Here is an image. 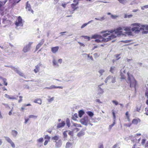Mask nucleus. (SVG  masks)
<instances>
[{"label":"nucleus","mask_w":148,"mask_h":148,"mask_svg":"<svg viewBox=\"0 0 148 148\" xmlns=\"http://www.w3.org/2000/svg\"><path fill=\"white\" fill-rule=\"evenodd\" d=\"M2 104L3 105H4L5 106V107L6 108H7L8 107L9 108H10V107L9 106H8V104H5V103H2Z\"/></svg>","instance_id":"nucleus-62"},{"label":"nucleus","mask_w":148,"mask_h":148,"mask_svg":"<svg viewBox=\"0 0 148 148\" xmlns=\"http://www.w3.org/2000/svg\"><path fill=\"white\" fill-rule=\"evenodd\" d=\"M82 37L84 38L85 39H88V40H90V38L89 36H82Z\"/></svg>","instance_id":"nucleus-45"},{"label":"nucleus","mask_w":148,"mask_h":148,"mask_svg":"<svg viewBox=\"0 0 148 148\" xmlns=\"http://www.w3.org/2000/svg\"><path fill=\"white\" fill-rule=\"evenodd\" d=\"M15 24L18 27L22 26H23V23L22 22V19L21 16L18 17L17 21L15 22Z\"/></svg>","instance_id":"nucleus-7"},{"label":"nucleus","mask_w":148,"mask_h":148,"mask_svg":"<svg viewBox=\"0 0 148 148\" xmlns=\"http://www.w3.org/2000/svg\"><path fill=\"white\" fill-rule=\"evenodd\" d=\"M84 113L85 112L83 110H80L78 112L79 116V117L81 118Z\"/></svg>","instance_id":"nucleus-22"},{"label":"nucleus","mask_w":148,"mask_h":148,"mask_svg":"<svg viewBox=\"0 0 148 148\" xmlns=\"http://www.w3.org/2000/svg\"><path fill=\"white\" fill-rule=\"evenodd\" d=\"M110 81H111L112 83H114L116 82V79L115 77L110 75L108 76L105 80V82L107 83V82H109Z\"/></svg>","instance_id":"nucleus-6"},{"label":"nucleus","mask_w":148,"mask_h":148,"mask_svg":"<svg viewBox=\"0 0 148 148\" xmlns=\"http://www.w3.org/2000/svg\"><path fill=\"white\" fill-rule=\"evenodd\" d=\"M59 1V0H54V4H56Z\"/></svg>","instance_id":"nucleus-64"},{"label":"nucleus","mask_w":148,"mask_h":148,"mask_svg":"<svg viewBox=\"0 0 148 148\" xmlns=\"http://www.w3.org/2000/svg\"><path fill=\"white\" fill-rule=\"evenodd\" d=\"M73 125L75 127H81V125L80 124H78L77 123H74L73 124Z\"/></svg>","instance_id":"nucleus-41"},{"label":"nucleus","mask_w":148,"mask_h":148,"mask_svg":"<svg viewBox=\"0 0 148 148\" xmlns=\"http://www.w3.org/2000/svg\"><path fill=\"white\" fill-rule=\"evenodd\" d=\"M138 121H139V122H140V119H134L132 121V123L136 125L138 123Z\"/></svg>","instance_id":"nucleus-21"},{"label":"nucleus","mask_w":148,"mask_h":148,"mask_svg":"<svg viewBox=\"0 0 148 148\" xmlns=\"http://www.w3.org/2000/svg\"><path fill=\"white\" fill-rule=\"evenodd\" d=\"M73 131H70L69 132L68 134L69 135L73 136Z\"/></svg>","instance_id":"nucleus-47"},{"label":"nucleus","mask_w":148,"mask_h":148,"mask_svg":"<svg viewBox=\"0 0 148 148\" xmlns=\"http://www.w3.org/2000/svg\"><path fill=\"white\" fill-rule=\"evenodd\" d=\"M38 117L37 116H35L34 115H30L29 116V118H33L34 119H36Z\"/></svg>","instance_id":"nucleus-34"},{"label":"nucleus","mask_w":148,"mask_h":148,"mask_svg":"<svg viewBox=\"0 0 148 148\" xmlns=\"http://www.w3.org/2000/svg\"><path fill=\"white\" fill-rule=\"evenodd\" d=\"M116 68L114 66H112L110 67V71L112 73H114L115 71Z\"/></svg>","instance_id":"nucleus-23"},{"label":"nucleus","mask_w":148,"mask_h":148,"mask_svg":"<svg viewBox=\"0 0 148 148\" xmlns=\"http://www.w3.org/2000/svg\"><path fill=\"white\" fill-rule=\"evenodd\" d=\"M7 79L5 78L3 79V81L4 85L7 86L8 84V83L6 82Z\"/></svg>","instance_id":"nucleus-37"},{"label":"nucleus","mask_w":148,"mask_h":148,"mask_svg":"<svg viewBox=\"0 0 148 148\" xmlns=\"http://www.w3.org/2000/svg\"><path fill=\"white\" fill-rule=\"evenodd\" d=\"M73 1L74 3H76L74 4H75L78 5V0H74Z\"/></svg>","instance_id":"nucleus-58"},{"label":"nucleus","mask_w":148,"mask_h":148,"mask_svg":"<svg viewBox=\"0 0 148 148\" xmlns=\"http://www.w3.org/2000/svg\"><path fill=\"white\" fill-rule=\"evenodd\" d=\"M116 36L114 34L108 36V38H103V37L101 36V37L99 38L96 39L95 40V42L97 43L106 42L109 41L110 40L114 38Z\"/></svg>","instance_id":"nucleus-2"},{"label":"nucleus","mask_w":148,"mask_h":148,"mask_svg":"<svg viewBox=\"0 0 148 148\" xmlns=\"http://www.w3.org/2000/svg\"><path fill=\"white\" fill-rule=\"evenodd\" d=\"M21 0H19L18 1L14 0L13 1V2L12 4V6H14L15 5L16 3H18Z\"/></svg>","instance_id":"nucleus-33"},{"label":"nucleus","mask_w":148,"mask_h":148,"mask_svg":"<svg viewBox=\"0 0 148 148\" xmlns=\"http://www.w3.org/2000/svg\"><path fill=\"white\" fill-rule=\"evenodd\" d=\"M66 124L69 127L70 126V123L69 119L67 118L66 120Z\"/></svg>","instance_id":"nucleus-31"},{"label":"nucleus","mask_w":148,"mask_h":148,"mask_svg":"<svg viewBox=\"0 0 148 148\" xmlns=\"http://www.w3.org/2000/svg\"><path fill=\"white\" fill-rule=\"evenodd\" d=\"M56 143L55 144V147L56 148H60L62 145V141L60 139L58 141H55Z\"/></svg>","instance_id":"nucleus-10"},{"label":"nucleus","mask_w":148,"mask_h":148,"mask_svg":"<svg viewBox=\"0 0 148 148\" xmlns=\"http://www.w3.org/2000/svg\"><path fill=\"white\" fill-rule=\"evenodd\" d=\"M115 124V120H114V122H113V123L111 125H110L109 126V127L108 128V130L109 131H110L111 130V129L112 127L114 126V125Z\"/></svg>","instance_id":"nucleus-29"},{"label":"nucleus","mask_w":148,"mask_h":148,"mask_svg":"<svg viewBox=\"0 0 148 148\" xmlns=\"http://www.w3.org/2000/svg\"><path fill=\"white\" fill-rule=\"evenodd\" d=\"M105 72V70L103 69H101L99 70L98 72L100 74V76H101L103 75V73Z\"/></svg>","instance_id":"nucleus-28"},{"label":"nucleus","mask_w":148,"mask_h":148,"mask_svg":"<svg viewBox=\"0 0 148 148\" xmlns=\"http://www.w3.org/2000/svg\"><path fill=\"white\" fill-rule=\"evenodd\" d=\"M125 66H124L122 69L120 71L121 79H126L125 75L127 76V78L126 80L127 82L130 84V87L131 88L134 87L135 90L136 89V81L133 75L128 72L127 74L125 72Z\"/></svg>","instance_id":"nucleus-1"},{"label":"nucleus","mask_w":148,"mask_h":148,"mask_svg":"<svg viewBox=\"0 0 148 148\" xmlns=\"http://www.w3.org/2000/svg\"><path fill=\"white\" fill-rule=\"evenodd\" d=\"M59 48V47L58 46L53 47L51 48V51L53 53H55L58 51Z\"/></svg>","instance_id":"nucleus-14"},{"label":"nucleus","mask_w":148,"mask_h":148,"mask_svg":"<svg viewBox=\"0 0 148 148\" xmlns=\"http://www.w3.org/2000/svg\"><path fill=\"white\" fill-rule=\"evenodd\" d=\"M77 5L75 4L74 3H72L71 4V6L73 9L72 10L73 12H71V14H73V12L78 8V7L76 6Z\"/></svg>","instance_id":"nucleus-15"},{"label":"nucleus","mask_w":148,"mask_h":148,"mask_svg":"<svg viewBox=\"0 0 148 148\" xmlns=\"http://www.w3.org/2000/svg\"><path fill=\"white\" fill-rule=\"evenodd\" d=\"M45 139H47L49 140L50 139V137L49 136L47 135H45Z\"/></svg>","instance_id":"nucleus-55"},{"label":"nucleus","mask_w":148,"mask_h":148,"mask_svg":"<svg viewBox=\"0 0 148 148\" xmlns=\"http://www.w3.org/2000/svg\"><path fill=\"white\" fill-rule=\"evenodd\" d=\"M53 65L54 66L58 65L57 63L56 62V60L55 59H53Z\"/></svg>","instance_id":"nucleus-42"},{"label":"nucleus","mask_w":148,"mask_h":148,"mask_svg":"<svg viewBox=\"0 0 148 148\" xmlns=\"http://www.w3.org/2000/svg\"><path fill=\"white\" fill-rule=\"evenodd\" d=\"M18 133L15 130H12L11 132V134L14 138H15L17 135Z\"/></svg>","instance_id":"nucleus-17"},{"label":"nucleus","mask_w":148,"mask_h":148,"mask_svg":"<svg viewBox=\"0 0 148 148\" xmlns=\"http://www.w3.org/2000/svg\"><path fill=\"white\" fill-rule=\"evenodd\" d=\"M5 97L7 98L10 99V96L9 95H8L7 94H5Z\"/></svg>","instance_id":"nucleus-57"},{"label":"nucleus","mask_w":148,"mask_h":148,"mask_svg":"<svg viewBox=\"0 0 148 148\" xmlns=\"http://www.w3.org/2000/svg\"><path fill=\"white\" fill-rule=\"evenodd\" d=\"M124 30L126 31L125 34H127L128 36H131L132 35V33L131 31V27H124Z\"/></svg>","instance_id":"nucleus-9"},{"label":"nucleus","mask_w":148,"mask_h":148,"mask_svg":"<svg viewBox=\"0 0 148 148\" xmlns=\"http://www.w3.org/2000/svg\"><path fill=\"white\" fill-rule=\"evenodd\" d=\"M29 119L28 118H25V124H27V121L29 120Z\"/></svg>","instance_id":"nucleus-60"},{"label":"nucleus","mask_w":148,"mask_h":148,"mask_svg":"<svg viewBox=\"0 0 148 148\" xmlns=\"http://www.w3.org/2000/svg\"><path fill=\"white\" fill-rule=\"evenodd\" d=\"M131 41V40H123V41H122V42L124 43H127L130 42Z\"/></svg>","instance_id":"nucleus-46"},{"label":"nucleus","mask_w":148,"mask_h":148,"mask_svg":"<svg viewBox=\"0 0 148 148\" xmlns=\"http://www.w3.org/2000/svg\"><path fill=\"white\" fill-rule=\"evenodd\" d=\"M118 17V16L117 15H114L113 14H111V17L113 19H116V18Z\"/></svg>","instance_id":"nucleus-40"},{"label":"nucleus","mask_w":148,"mask_h":148,"mask_svg":"<svg viewBox=\"0 0 148 148\" xmlns=\"http://www.w3.org/2000/svg\"><path fill=\"white\" fill-rule=\"evenodd\" d=\"M87 25L86 23H84L83 25H82L81 27V29H82V28H84L85 27H86Z\"/></svg>","instance_id":"nucleus-54"},{"label":"nucleus","mask_w":148,"mask_h":148,"mask_svg":"<svg viewBox=\"0 0 148 148\" xmlns=\"http://www.w3.org/2000/svg\"><path fill=\"white\" fill-rule=\"evenodd\" d=\"M44 42V40L42 39L41 40L40 42L36 46V51H37L40 47L43 45Z\"/></svg>","instance_id":"nucleus-12"},{"label":"nucleus","mask_w":148,"mask_h":148,"mask_svg":"<svg viewBox=\"0 0 148 148\" xmlns=\"http://www.w3.org/2000/svg\"><path fill=\"white\" fill-rule=\"evenodd\" d=\"M112 102L116 106L118 105V103L115 100H113Z\"/></svg>","instance_id":"nucleus-51"},{"label":"nucleus","mask_w":148,"mask_h":148,"mask_svg":"<svg viewBox=\"0 0 148 148\" xmlns=\"http://www.w3.org/2000/svg\"><path fill=\"white\" fill-rule=\"evenodd\" d=\"M51 139L53 140H55V141H57V140H58L60 139V138L58 135H56L52 137L51 138Z\"/></svg>","instance_id":"nucleus-20"},{"label":"nucleus","mask_w":148,"mask_h":148,"mask_svg":"<svg viewBox=\"0 0 148 148\" xmlns=\"http://www.w3.org/2000/svg\"><path fill=\"white\" fill-rule=\"evenodd\" d=\"M86 113L90 117H92L94 115V114L91 111H87L86 112Z\"/></svg>","instance_id":"nucleus-27"},{"label":"nucleus","mask_w":148,"mask_h":148,"mask_svg":"<svg viewBox=\"0 0 148 148\" xmlns=\"http://www.w3.org/2000/svg\"><path fill=\"white\" fill-rule=\"evenodd\" d=\"M54 97H52L50 99H49L48 100V101L49 102H51V101L53 100H54Z\"/></svg>","instance_id":"nucleus-59"},{"label":"nucleus","mask_w":148,"mask_h":148,"mask_svg":"<svg viewBox=\"0 0 148 148\" xmlns=\"http://www.w3.org/2000/svg\"><path fill=\"white\" fill-rule=\"evenodd\" d=\"M49 87L50 89H52L56 88V86L54 85H51Z\"/></svg>","instance_id":"nucleus-49"},{"label":"nucleus","mask_w":148,"mask_h":148,"mask_svg":"<svg viewBox=\"0 0 148 148\" xmlns=\"http://www.w3.org/2000/svg\"><path fill=\"white\" fill-rule=\"evenodd\" d=\"M41 64H38L36 66V69L39 71L40 66H41Z\"/></svg>","instance_id":"nucleus-44"},{"label":"nucleus","mask_w":148,"mask_h":148,"mask_svg":"<svg viewBox=\"0 0 148 148\" xmlns=\"http://www.w3.org/2000/svg\"><path fill=\"white\" fill-rule=\"evenodd\" d=\"M78 43L79 44V45L81 46H83L84 47L85 46V45L83 43H81V42H78Z\"/></svg>","instance_id":"nucleus-63"},{"label":"nucleus","mask_w":148,"mask_h":148,"mask_svg":"<svg viewBox=\"0 0 148 148\" xmlns=\"http://www.w3.org/2000/svg\"><path fill=\"white\" fill-rule=\"evenodd\" d=\"M33 42H30L29 43L23 47V51L25 53H27L31 49V46L33 44Z\"/></svg>","instance_id":"nucleus-5"},{"label":"nucleus","mask_w":148,"mask_h":148,"mask_svg":"<svg viewBox=\"0 0 148 148\" xmlns=\"http://www.w3.org/2000/svg\"><path fill=\"white\" fill-rule=\"evenodd\" d=\"M18 97V96H17L16 97H15L14 96H12L10 97V99H16L17 100V98Z\"/></svg>","instance_id":"nucleus-39"},{"label":"nucleus","mask_w":148,"mask_h":148,"mask_svg":"<svg viewBox=\"0 0 148 148\" xmlns=\"http://www.w3.org/2000/svg\"><path fill=\"white\" fill-rule=\"evenodd\" d=\"M97 94L99 95H101L104 92V91L103 89H102L101 87H97Z\"/></svg>","instance_id":"nucleus-13"},{"label":"nucleus","mask_w":148,"mask_h":148,"mask_svg":"<svg viewBox=\"0 0 148 148\" xmlns=\"http://www.w3.org/2000/svg\"><path fill=\"white\" fill-rule=\"evenodd\" d=\"M17 73L20 76L25 77V75H24L23 73L19 70L18 71V72Z\"/></svg>","instance_id":"nucleus-35"},{"label":"nucleus","mask_w":148,"mask_h":148,"mask_svg":"<svg viewBox=\"0 0 148 148\" xmlns=\"http://www.w3.org/2000/svg\"><path fill=\"white\" fill-rule=\"evenodd\" d=\"M65 125V123L64 121L62 122L61 123H59L57 126V128H60L64 127Z\"/></svg>","instance_id":"nucleus-18"},{"label":"nucleus","mask_w":148,"mask_h":148,"mask_svg":"<svg viewBox=\"0 0 148 148\" xmlns=\"http://www.w3.org/2000/svg\"><path fill=\"white\" fill-rule=\"evenodd\" d=\"M101 36H102L100 35L97 34H95V35L92 36L91 37V38L92 39H97V38H99V37L101 38Z\"/></svg>","instance_id":"nucleus-19"},{"label":"nucleus","mask_w":148,"mask_h":148,"mask_svg":"<svg viewBox=\"0 0 148 148\" xmlns=\"http://www.w3.org/2000/svg\"><path fill=\"white\" fill-rule=\"evenodd\" d=\"M80 122L82 124L87 125L90 123L89 117L87 116H84L80 120Z\"/></svg>","instance_id":"nucleus-4"},{"label":"nucleus","mask_w":148,"mask_h":148,"mask_svg":"<svg viewBox=\"0 0 148 148\" xmlns=\"http://www.w3.org/2000/svg\"><path fill=\"white\" fill-rule=\"evenodd\" d=\"M145 141H146L145 139H143L142 140V145H144L145 143Z\"/></svg>","instance_id":"nucleus-61"},{"label":"nucleus","mask_w":148,"mask_h":148,"mask_svg":"<svg viewBox=\"0 0 148 148\" xmlns=\"http://www.w3.org/2000/svg\"><path fill=\"white\" fill-rule=\"evenodd\" d=\"M29 1H28L27 2L26 5V7L25 8L28 11H31L32 13H34V11L32 10L31 9V7L30 6V4L28 3Z\"/></svg>","instance_id":"nucleus-11"},{"label":"nucleus","mask_w":148,"mask_h":148,"mask_svg":"<svg viewBox=\"0 0 148 148\" xmlns=\"http://www.w3.org/2000/svg\"><path fill=\"white\" fill-rule=\"evenodd\" d=\"M72 144L71 143L69 142H67L66 144L65 147L66 148H69L72 146Z\"/></svg>","instance_id":"nucleus-25"},{"label":"nucleus","mask_w":148,"mask_h":148,"mask_svg":"<svg viewBox=\"0 0 148 148\" xmlns=\"http://www.w3.org/2000/svg\"><path fill=\"white\" fill-rule=\"evenodd\" d=\"M147 8H148V5H145L141 7L142 10H144L145 9H147Z\"/></svg>","instance_id":"nucleus-38"},{"label":"nucleus","mask_w":148,"mask_h":148,"mask_svg":"<svg viewBox=\"0 0 148 148\" xmlns=\"http://www.w3.org/2000/svg\"><path fill=\"white\" fill-rule=\"evenodd\" d=\"M66 132H67V131L64 132L63 133V135L64 136V137L66 138V137L67 136Z\"/></svg>","instance_id":"nucleus-52"},{"label":"nucleus","mask_w":148,"mask_h":148,"mask_svg":"<svg viewBox=\"0 0 148 148\" xmlns=\"http://www.w3.org/2000/svg\"><path fill=\"white\" fill-rule=\"evenodd\" d=\"M122 28L121 27H118L116 30L113 31L111 30L108 31V32L110 33H112L114 32V34H112L111 35L114 34L116 36L115 38H116L117 36H119L122 34V32L121 31L122 30Z\"/></svg>","instance_id":"nucleus-3"},{"label":"nucleus","mask_w":148,"mask_h":148,"mask_svg":"<svg viewBox=\"0 0 148 148\" xmlns=\"http://www.w3.org/2000/svg\"><path fill=\"white\" fill-rule=\"evenodd\" d=\"M43 138H41L37 140V141L38 142L41 143L43 141Z\"/></svg>","instance_id":"nucleus-43"},{"label":"nucleus","mask_w":148,"mask_h":148,"mask_svg":"<svg viewBox=\"0 0 148 148\" xmlns=\"http://www.w3.org/2000/svg\"><path fill=\"white\" fill-rule=\"evenodd\" d=\"M112 114L113 116L114 120H115V119L116 118V116L115 115V113L113 110H112Z\"/></svg>","instance_id":"nucleus-53"},{"label":"nucleus","mask_w":148,"mask_h":148,"mask_svg":"<svg viewBox=\"0 0 148 148\" xmlns=\"http://www.w3.org/2000/svg\"><path fill=\"white\" fill-rule=\"evenodd\" d=\"M20 99L18 100V102L19 103H21L22 101V98L23 97L21 96H20L19 97Z\"/></svg>","instance_id":"nucleus-56"},{"label":"nucleus","mask_w":148,"mask_h":148,"mask_svg":"<svg viewBox=\"0 0 148 148\" xmlns=\"http://www.w3.org/2000/svg\"><path fill=\"white\" fill-rule=\"evenodd\" d=\"M11 68L12 69H13L16 73H17L19 71L18 69L17 68H15V67L14 66H11Z\"/></svg>","instance_id":"nucleus-30"},{"label":"nucleus","mask_w":148,"mask_h":148,"mask_svg":"<svg viewBox=\"0 0 148 148\" xmlns=\"http://www.w3.org/2000/svg\"><path fill=\"white\" fill-rule=\"evenodd\" d=\"M84 134L85 132L84 131H81L78 133L77 134V136H78L80 137L84 135Z\"/></svg>","instance_id":"nucleus-24"},{"label":"nucleus","mask_w":148,"mask_h":148,"mask_svg":"<svg viewBox=\"0 0 148 148\" xmlns=\"http://www.w3.org/2000/svg\"><path fill=\"white\" fill-rule=\"evenodd\" d=\"M4 138H5V140L9 143L12 140L8 137H6V136H5Z\"/></svg>","instance_id":"nucleus-32"},{"label":"nucleus","mask_w":148,"mask_h":148,"mask_svg":"<svg viewBox=\"0 0 148 148\" xmlns=\"http://www.w3.org/2000/svg\"><path fill=\"white\" fill-rule=\"evenodd\" d=\"M140 24L137 23H134L131 24V25L132 26H136L140 27Z\"/></svg>","instance_id":"nucleus-36"},{"label":"nucleus","mask_w":148,"mask_h":148,"mask_svg":"<svg viewBox=\"0 0 148 148\" xmlns=\"http://www.w3.org/2000/svg\"><path fill=\"white\" fill-rule=\"evenodd\" d=\"M140 27L136 26L134 27L131 29L132 32H135V33H138L140 31L144 30V29L143 28Z\"/></svg>","instance_id":"nucleus-8"},{"label":"nucleus","mask_w":148,"mask_h":148,"mask_svg":"<svg viewBox=\"0 0 148 148\" xmlns=\"http://www.w3.org/2000/svg\"><path fill=\"white\" fill-rule=\"evenodd\" d=\"M34 102L36 103H38L39 104H41L42 103V101L41 99H38L34 101Z\"/></svg>","instance_id":"nucleus-26"},{"label":"nucleus","mask_w":148,"mask_h":148,"mask_svg":"<svg viewBox=\"0 0 148 148\" xmlns=\"http://www.w3.org/2000/svg\"><path fill=\"white\" fill-rule=\"evenodd\" d=\"M95 122H97L98 121H100L101 119V118L100 117H98L97 118H95Z\"/></svg>","instance_id":"nucleus-50"},{"label":"nucleus","mask_w":148,"mask_h":148,"mask_svg":"<svg viewBox=\"0 0 148 148\" xmlns=\"http://www.w3.org/2000/svg\"><path fill=\"white\" fill-rule=\"evenodd\" d=\"M105 16H103L101 17H99V18H95V19L101 22H102L105 20L106 19Z\"/></svg>","instance_id":"nucleus-16"},{"label":"nucleus","mask_w":148,"mask_h":148,"mask_svg":"<svg viewBox=\"0 0 148 148\" xmlns=\"http://www.w3.org/2000/svg\"><path fill=\"white\" fill-rule=\"evenodd\" d=\"M120 55H121L120 54H117L115 56V57H116V60H118L120 59V57H119V56Z\"/></svg>","instance_id":"nucleus-48"}]
</instances>
